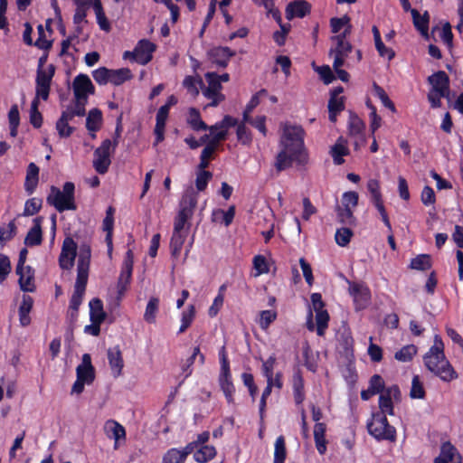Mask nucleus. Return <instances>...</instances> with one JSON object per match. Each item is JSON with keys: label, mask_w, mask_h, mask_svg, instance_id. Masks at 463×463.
I'll use <instances>...</instances> for the list:
<instances>
[{"label": "nucleus", "mask_w": 463, "mask_h": 463, "mask_svg": "<svg viewBox=\"0 0 463 463\" xmlns=\"http://www.w3.org/2000/svg\"><path fill=\"white\" fill-rule=\"evenodd\" d=\"M305 134L300 125H285L279 141L280 150L274 164L278 172L291 167L294 162L298 165L307 162L304 145Z\"/></svg>", "instance_id": "nucleus-1"}, {"label": "nucleus", "mask_w": 463, "mask_h": 463, "mask_svg": "<svg viewBox=\"0 0 463 463\" xmlns=\"http://www.w3.org/2000/svg\"><path fill=\"white\" fill-rule=\"evenodd\" d=\"M425 367L442 382L450 383L458 378L450 362L447 359L444 353V343L439 335H435L433 345L423 355Z\"/></svg>", "instance_id": "nucleus-2"}, {"label": "nucleus", "mask_w": 463, "mask_h": 463, "mask_svg": "<svg viewBox=\"0 0 463 463\" xmlns=\"http://www.w3.org/2000/svg\"><path fill=\"white\" fill-rule=\"evenodd\" d=\"M75 185L72 182H66L60 190L56 186H51V193L47 196V203L52 205L59 213L77 209L75 203Z\"/></svg>", "instance_id": "nucleus-3"}, {"label": "nucleus", "mask_w": 463, "mask_h": 463, "mask_svg": "<svg viewBox=\"0 0 463 463\" xmlns=\"http://www.w3.org/2000/svg\"><path fill=\"white\" fill-rule=\"evenodd\" d=\"M366 428L368 433L378 441H396V429L389 423L383 412H373L366 423Z\"/></svg>", "instance_id": "nucleus-4"}, {"label": "nucleus", "mask_w": 463, "mask_h": 463, "mask_svg": "<svg viewBox=\"0 0 463 463\" xmlns=\"http://www.w3.org/2000/svg\"><path fill=\"white\" fill-rule=\"evenodd\" d=\"M91 250L89 245H81L77 262V279L74 290L85 293L89 278Z\"/></svg>", "instance_id": "nucleus-5"}, {"label": "nucleus", "mask_w": 463, "mask_h": 463, "mask_svg": "<svg viewBox=\"0 0 463 463\" xmlns=\"http://www.w3.org/2000/svg\"><path fill=\"white\" fill-rule=\"evenodd\" d=\"M156 44L149 40L142 39L137 42L132 52L126 51L123 53V59L130 60L141 65L147 64L153 58V52L156 51Z\"/></svg>", "instance_id": "nucleus-6"}, {"label": "nucleus", "mask_w": 463, "mask_h": 463, "mask_svg": "<svg viewBox=\"0 0 463 463\" xmlns=\"http://www.w3.org/2000/svg\"><path fill=\"white\" fill-rule=\"evenodd\" d=\"M350 33L349 29H345L343 33L331 38L335 43V47L329 52L330 55H334L333 67H342L345 65V60L353 50V45L346 40V36Z\"/></svg>", "instance_id": "nucleus-7"}, {"label": "nucleus", "mask_w": 463, "mask_h": 463, "mask_svg": "<svg viewBox=\"0 0 463 463\" xmlns=\"http://www.w3.org/2000/svg\"><path fill=\"white\" fill-rule=\"evenodd\" d=\"M113 150L112 141L109 138L102 141L101 145L94 151L93 167L99 175L108 172L111 164L110 152Z\"/></svg>", "instance_id": "nucleus-8"}, {"label": "nucleus", "mask_w": 463, "mask_h": 463, "mask_svg": "<svg viewBox=\"0 0 463 463\" xmlns=\"http://www.w3.org/2000/svg\"><path fill=\"white\" fill-rule=\"evenodd\" d=\"M75 99H83L87 102L89 95L95 93V87L87 74L77 75L72 82Z\"/></svg>", "instance_id": "nucleus-9"}, {"label": "nucleus", "mask_w": 463, "mask_h": 463, "mask_svg": "<svg viewBox=\"0 0 463 463\" xmlns=\"http://www.w3.org/2000/svg\"><path fill=\"white\" fill-rule=\"evenodd\" d=\"M77 255V244L71 237L65 238L59 256V266L61 269H71Z\"/></svg>", "instance_id": "nucleus-10"}, {"label": "nucleus", "mask_w": 463, "mask_h": 463, "mask_svg": "<svg viewBox=\"0 0 463 463\" xmlns=\"http://www.w3.org/2000/svg\"><path fill=\"white\" fill-rule=\"evenodd\" d=\"M392 399L399 401L401 399V391L398 385L393 384L380 394L379 397V412H383L384 415H393L394 407Z\"/></svg>", "instance_id": "nucleus-11"}, {"label": "nucleus", "mask_w": 463, "mask_h": 463, "mask_svg": "<svg viewBox=\"0 0 463 463\" xmlns=\"http://www.w3.org/2000/svg\"><path fill=\"white\" fill-rule=\"evenodd\" d=\"M205 79L207 80L208 86L206 88H203V95L210 99V103L207 104L205 108L208 107H217L222 101L225 99V96L221 92L222 86L218 80H214L212 77H208L207 73H205Z\"/></svg>", "instance_id": "nucleus-12"}, {"label": "nucleus", "mask_w": 463, "mask_h": 463, "mask_svg": "<svg viewBox=\"0 0 463 463\" xmlns=\"http://www.w3.org/2000/svg\"><path fill=\"white\" fill-rule=\"evenodd\" d=\"M427 81L431 86V91L439 93V96H449L450 80L444 71H438L430 75Z\"/></svg>", "instance_id": "nucleus-13"}, {"label": "nucleus", "mask_w": 463, "mask_h": 463, "mask_svg": "<svg viewBox=\"0 0 463 463\" xmlns=\"http://www.w3.org/2000/svg\"><path fill=\"white\" fill-rule=\"evenodd\" d=\"M236 52L226 46H216L207 52L209 61L219 68H226Z\"/></svg>", "instance_id": "nucleus-14"}, {"label": "nucleus", "mask_w": 463, "mask_h": 463, "mask_svg": "<svg viewBox=\"0 0 463 463\" xmlns=\"http://www.w3.org/2000/svg\"><path fill=\"white\" fill-rule=\"evenodd\" d=\"M198 195L194 191H187L180 201V209L177 216L188 221L192 218L194 209L197 205Z\"/></svg>", "instance_id": "nucleus-15"}, {"label": "nucleus", "mask_w": 463, "mask_h": 463, "mask_svg": "<svg viewBox=\"0 0 463 463\" xmlns=\"http://www.w3.org/2000/svg\"><path fill=\"white\" fill-rule=\"evenodd\" d=\"M76 376L78 379L90 384L95 380V368L91 364V356L90 354L82 355L81 364L76 368Z\"/></svg>", "instance_id": "nucleus-16"}, {"label": "nucleus", "mask_w": 463, "mask_h": 463, "mask_svg": "<svg viewBox=\"0 0 463 463\" xmlns=\"http://www.w3.org/2000/svg\"><path fill=\"white\" fill-rule=\"evenodd\" d=\"M43 222V216H38L33 220V226L28 231L25 238L24 244L27 247L39 246L43 242V231L42 223Z\"/></svg>", "instance_id": "nucleus-17"}, {"label": "nucleus", "mask_w": 463, "mask_h": 463, "mask_svg": "<svg viewBox=\"0 0 463 463\" xmlns=\"http://www.w3.org/2000/svg\"><path fill=\"white\" fill-rule=\"evenodd\" d=\"M169 109L166 106H161L159 109L157 110L156 116V126L154 129V134L156 137L155 140V146L161 143L165 139V124L166 120L169 116Z\"/></svg>", "instance_id": "nucleus-18"}, {"label": "nucleus", "mask_w": 463, "mask_h": 463, "mask_svg": "<svg viewBox=\"0 0 463 463\" xmlns=\"http://www.w3.org/2000/svg\"><path fill=\"white\" fill-rule=\"evenodd\" d=\"M219 385L229 404L234 403L235 386L232 383L230 371H221L219 375Z\"/></svg>", "instance_id": "nucleus-19"}, {"label": "nucleus", "mask_w": 463, "mask_h": 463, "mask_svg": "<svg viewBox=\"0 0 463 463\" xmlns=\"http://www.w3.org/2000/svg\"><path fill=\"white\" fill-rule=\"evenodd\" d=\"M329 314L326 310L316 312V331L317 335L324 336L328 327ZM307 328L309 331L315 330V325L312 321V313L309 314V319L307 322Z\"/></svg>", "instance_id": "nucleus-20"}, {"label": "nucleus", "mask_w": 463, "mask_h": 463, "mask_svg": "<svg viewBox=\"0 0 463 463\" xmlns=\"http://www.w3.org/2000/svg\"><path fill=\"white\" fill-rule=\"evenodd\" d=\"M311 6L305 0H295L286 8V17L291 20L295 17L303 18L310 13Z\"/></svg>", "instance_id": "nucleus-21"}, {"label": "nucleus", "mask_w": 463, "mask_h": 463, "mask_svg": "<svg viewBox=\"0 0 463 463\" xmlns=\"http://www.w3.org/2000/svg\"><path fill=\"white\" fill-rule=\"evenodd\" d=\"M108 360L110 369L112 371V374L114 377H118L124 367V360L122 357V353L118 345L109 348L108 352Z\"/></svg>", "instance_id": "nucleus-22"}, {"label": "nucleus", "mask_w": 463, "mask_h": 463, "mask_svg": "<svg viewBox=\"0 0 463 463\" xmlns=\"http://www.w3.org/2000/svg\"><path fill=\"white\" fill-rule=\"evenodd\" d=\"M104 431L108 438L115 440L114 449H118V442L126 439L125 428L114 420H109L105 422Z\"/></svg>", "instance_id": "nucleus-23"}, {"label": "nucleus", "mask_w": 463, "mask_h": 463, "mask_svg": "<svg viewBox=\"0 0 463 463\" xmlns=\"http://www.w3.org/2000/svg\"><path fill=\"white\" fill-rule=\"evenodd\" d=\"M16 274L19 276L18 283L22 291H35L34 269L31 266H26L24 269H22L20 273Z\"/></svg>", "instance_id": "nucleus-24"}, {"label": "nucleus", "mask_w": 463, "mask_h": 463, "mask_svg": "<svg viewBox=\"0 0 463 463\" xmlns=\"http://www.w3.org/2000/svg\"><path fill=\"white\" fill-rule=\"evenodd\" d=\"M39 167L34 163H30L26 169V176L24 181V190L27 194L31 195L35 191L39 183Z\"/></svg>", "instance_id": "nucleus-25"}, {"label": "nucleus", "mask_w": 463, "mask_h": 463, "mask_svg": "<svg viewBox=\"0 0 463 463\" xmlns=\"http://www.w3.org/2000/svg\"><path fill=\"white\" fill-rule=\"evenodd\" d=\"M292 389L295 403L297 405L302 404L306 395L304 379L300 370L296 371L292 376Z\"/></svg>", "instance_id": "nucleus-26"}, {"label": "nucleus", "mask_w": 463, "mask_h": 463, "mask_svg": "<svg viewBox=\"0 0 463 463\" xmlns=\"http://www.w3.org/2000/svg\"><path fill=\"white\" fill-rule=\"evenodd\" d=\"M33 306V299L29 295H23L22 303L19 307V321L22 326H27L31 323L30 312Z\"/></svg>", "instance_id": "nucleus-27"}, {"label": "nucleus", "mask_w": 463, "mask_h": 463, "mask_svg": "<svg viewBox=\"0 0 463 463\" xmlns=\"http://www.w3.org/2000/svg\"><path fill=\"white\" fill-rule=\"evenodd\" d=\"M411 14L413 20V24L415 28L424 36L428 35L429 32V24H430V15L427 11L421 15L418 10L412 9L411 10Z\"/></svg>", "instance_id": "nucleus-28"}, {"label": "nucleus", "mask_w": 463, "mask_h": 463, "mask_svg": "<svg viewBox=\"0 0 463 463\" xmlns=\"http://www.w3.org/2000/svg\"><path fill=\"white\" fill-rule=\"evenodd\" d=\"M187 124L194 131L208 129V125L202 119L199 109L190 108L188 111Z\"/></svg>", "instance_id": "nucleus-29"}, {"label": "nucleus", "mask_w": 463, "mask_h": 463, "mask_svg": "<svg viewBox=\"0 0 463 463\" xmlns=\"http://www.w3.org/2000/svg\"><path fill=\"white\" fill-rule=\"evenodd\" d=\"M183 86L187 91L193 96L196 97L199 95V90L204 87L203 79L197 76H186L183 80Z\"/></svg>", "instance_id": "nucleus-30"}, {"label": "nucleus", "mask_w": 463, "mask_h": 463, "mask_svg": "<svg viewBox=\"0 0 463 463\" xmlns=\"http://www.w3.org/2000/svg\"><path fill=\"white\" fill-rule=\"evenodd\" d=\"M328 118L331 122L336 121L337 115L345 109V98L330 97L328 100Z\"/></svg>", "instance_id": "nucleus-31"}, {"label": "nucleus", "mask_w": 463, "mask_h": 463, "mask_svg": "<svg viewBox=\"0 0 463 463\" xmlns=\"http://www.w3.org/2000/svg\"><path fill=\"white\" fill-rule=\"evenodd\" d=\"M103 231L106 232L105 241L108 247V255L109 259L112 258L113 252V228H114V217L105 216L102 222Z\"/></svg>", "instance_id": "nucleus-32"}, {"label": "nucleus", "mask_w": 463, "mask_h": 463, "mask_svg": "<svg viewBox=\"0 0 463 463\" xmlns=\"http://www.w3.org/2000/svg\"><path fill=\"white\" fill-rule=\"evenodd\" d=\"M102 123V112L99 109H92L89 111L86 118V128L89 131L96 132L100 128Z\"/></svg>", "instance_id": "nucleus-33"}, {"label": "nucleus", "mask_w": 463, "mask_h": 463, "mask_svg": "<svg viewBox=\"0 0 463 463\" xmlns=\"http://www.w3.org/2000/svg\"><path fill=\"white\" fill-rule=\"evenodd\" d=\"M456 449L450 442H445L441 446L440 454L434 459L433 463H456L454 456Z\"/></svg>", "instance_id": "nucleus-34"}, {"label": "nucleus", "mask_w": 463, "mask_h": 463, "mask_svg": "<svg viewBox=\"0 0 463 463\" xmlns=\"http://www.w3.org/2000/svg\"><path fill=\"white\" fill-rule=\"evenodd\" d=\"M90 319H98L104 322L106 313L103 309V302L99 298H92L90 303Z\"/></svg>", "instance_id": "nucleus-35"}, {"label": "nucleus", "mask_w": 463, "mask_h": 463, "mask_svg": "<svg viewBox=\"0 0 463 463\" xmlns=\"http://www.w3.org/2000/svg\"><path fill=\"white\" fill-rule=\"evenodd\" d=\"M133 78V74L128 68H121L118 70H110L109 82L116 86L123 84L125 81Z\"/></svg>", "instance_id": "nucleus-36"}, {"label": "nucleus", "mask_w": 463, "mask_h": 463, "mask_svg": "<svg viewBox=\"0 0 463 463\" xmlns=\"http://www.w3.org/2000/svg\"><path fill=\"white\" fill-rule=\"evenodd\" d=\"M199 355V362L201 364H204L205 356L201 354L200 347L196 346L194 348L193 354L186 359L185 363L182 365L183 373L184 378L190 376L193 373L192 366L194 364L196 356Z\"/></svg>", "instance_id": "nucleus-37"}, {"label": "nucleus", "mask_w": 463, "mask_h": 463, "mask_svg": "<svg viewBox=\"0 0 463 463\" xmlns=\"http://www.w3.org/2000/svg\"><path fill=\"white\" fill-rule=\"evenodd\" d=\"M286 458V440L285 437L280 435L275 440L273 463H285Z\"/></svg>", "instance_id": "nucleus-38"}, {"label": "nucleus", "mask_w": 463, "mask_h": 463, "mask_svg": "<svg viewBox=\"0 0 463 463\" xmlns=\"http://www.w3.org/2000/svg\"><path fill=\"white\" fill-rule=\"evenodd\" d=\"M216 455L213 446L203 445L194 453V458L198 463H206Z\"/></svg>", "instance_id": "nucleus-39"}, {"label": "nucleus", "mask_w": 463, "mask_h": 463, "mask_svg": "<svg viewBox=\"0 0 463 463\" xmlns=\"http://www.w3.org/2000/svg\"><path fill=\"white\" fill-rule=\"evenodd\" d=\"M132 272L133 270L121 269L117 283L118 297L119 298L124 296L125 292L128 290L131 281Z\"/></svg>", "instance_id": "nucleus-40"}, {"label": "nucleus", "mask_w": 463, "mask_h": 463, "mask_svg": "<svg viewBox=\"0 0 463 463\" xmlns=\"http://www.w3.org/2000/svg\"><path fill=\"white\" fill-rule=\"evenodd\" d=\"M17 233V227L14 220H12L6 225L0 227V244L4 246L11 241Z\"/></svg>", "instance_id": "nucleus-41"}, {"label": "nucleus", "mask_w": 463, "mask_h": 463, "mask_svg": "<svg viewBox=\"0 0 463 463\" xmlns=\"http://www.w3.org/2000/svg\"><path fill=\"white\" fill-rule=\"evenodd\" d=\"M159 308V298L156 297L150 298L146 307V311L144 314V319L149 323L153 324L156 322V313Z\"/></svg>", "instance_id": "nucleus-42"}, {"label": "nucleus", "mask_w": 463, "mask_h": 463, "mask_svg": "<svg viewBox=\"0 0 463 463\" xmlns=\"http://www.w3.org/2000/svg\"><path fill=\"white\" fill-rule=\"evenodd\" d=\"M417 346L414 345H407L402 347L394 354V358L400 362H411L417 354Z\"/></svg>", "instance_id": "nucleus-43"}, {"label": "nucleus", "mask_w": 463, "mask_h": 463, "mask_svg": "<svg viewBox=\"0 0 463 463\" xmlns=\"http://www.w3.org/2000/svg\"><path fill=\"white\" fill-rule=\"evenodd\" d=\"M335 213L339 222L344 224H353L354 222L355 218L352 208L337 204L335 206Z\"/></svg>", "instance_id": "nucleus-44"}, {"label": "nucleus", "mask_w": 463, "mask_h": 463, "mask_svg": "<svg viewBox=\"0 0 463 463\" xmlns=\"http://www.w3.org/2000/svg\"><path fill=\"white\" fill-rule=\"evenodd\" d=\"M195 317V307L194 305H189L187 309L182 313L181 326L178 330V334H182L187 330L192 325Z\"/></svg>", "instance_id": "nucleus-45"}, {"label": "nucleus", "mask_w": 463, "mask_h": 463, "mask_svg": "<svg viewBox=\"0 0 463 463\" xmlns=\"http://www.w3.org/2000/svg\"><path fill=\"white\" fill-rule=\"evenodd\" d=\"M333 161L335 165H340L344 164V156L349 154V149L343 144L335 143L330 150Z\"/></svg>", "instance_id": "nucleus-46"}, {"label": "nucleus", "mask_w": 463, "mask_h": 463, "mask_svg": "<svg viewBox=\"0 0 463 463\" xmlns=\"http://www.w3.org/2000/svg\"><path fill=\"white\" fill-rule=\"evenodd\" d=\"M410 267L417 270H428L431 267L430 256L428 254H420L413 258Z\"/></svg>", "instance_id": "nucleus-47"}, {"label": "nucleus", "mask_w": 463, "mask_h": 463, "mask_svg": "<svg viewBox=\"0 0 463 463\" xmlns=\"http://www.w3.org/2000/svg\"><path fill=\"white\" fill-rule=\"evenodd\" d=\"M185 237L186 236L182 232H173L170 241V250L174 257H178L180 255Z\"/></svg>", "instance_id": "nucleus-48"}, {"label": "nucleus", "mask_w": 463, "mask_h": 463, "mask_svg": "<svg viewBox=\"0 0 463 463\" xmlns=\"http://www.w3.org/2000/svg\"><path fill=\"white\" fill-rule=\"evenodd\" d=\"M54 73L55 66L53 64H50L46 70H37L35 83L51 85Z\"/></svg>", "instance_id": "nucleus-49"}, {"label": "nucleus", "mask_w": 463, "mask_h": 463, "mask_svg": "<svg viewBox=\"0 0 463 463\" xmlns=\"http://www.w3.org/2000/svg\"><path fill=\"white\" fill-rule=\"evenodd\" d=\"M39 105V100H33L30 109V123L35 128H40L43 121V115L38 109Z\"/></svg>", "instance_id": "nucleus-50"}, {"label": "nucleus", "mask_w": 463, "mask_h": 463, "mask_svg": "<svg viewBox=\"0 0 463 463\" xmlns=\"http://www.w3.org/2000/svg\"><path fill=\"white\" fill-rule=\"evenodd\" d=\"M185 460L184 454L181 452V449L173 448L165 453L162 463H184Z\"/></svg>", "instance_id": "nucleus-51"}, {"label": "nucleus", "mask_w": 463, "mask_h": 463, "mask_svg": "<svg viewBox=\"0 0 463 463\" xmlns=\"http://www.w3.org/2000/svg\"><path fill=\"white\" fill-rule=\"evenodd\" d=\"M353 234V231L350 228L343 227L337 229L335 235V242L341 247H345L349 244Z\"/></svg>", "instance_id": "nucleus-52"}, {"label": "nucleus", "mask_w": 463, "mask_h": 463, "mask_svg": "<svg viewBox=\"0 0 463 463\" xmlns=\"http://www.w3.org/2000/svg\"><path fill=\"white\" fill-rule=\"evenodd\" d=\"M213 178V173L207 170L199 171L196 174L195 186L199 192L207 188L209 181Z\"/></svg>", "instance_id": "nucleus-53"}, {"label": "nucleus", "mask_w": 463, "mask_h": 463, "mask_svg": "<svg viewBox=\"0 0 463 463\" xmlns=\"http://www.w3.org/2000/svg\"><path fill=\"white\" fill-rule=\"evenodd\" d=\"M43 201L39 198H31L25 202L23 215L32 216L36 214L42 208Z\"/></svg>", "instance_id": "nucleus-54"}, {"label": "nucleus", "mask_w": 463, "mask_h": 463, "mask_svg": "<svg viewBox=\"0 0 463 463\" xmlns=\"http://www.w3.org/2000/svg\"><path fill=\"white\" fill-rule=\"evenodd\" d=\"M38 31V38L34 43V46L37 48L43 50L44 52H49V50L52 46V41L47 40L45 37V33L43 24H39L37 26Z\"/></svg>", "instance_id": "nucleus-55"}, {"label": "nucleus", "mask_w": 463, "mask_h": 463, "mask_svg": "<svg viewBox=\"0 0 463 463\" xmlns=\"http://www.w3.org/2000/svg\"><path fill=\"white\" fill-rule=\"evenodd\" d=\"M410 395L413 399H423L426 395L423 384L418 375H414L412 378Z\"/></svg>", "instance_id": "nucleus-56"}, {"label": "nucleus", "mask_w": 463, "mask_h": 463, "mask_svg": "<svg viewBox=\"0 0 463 463\" xmlns=\"http://www.w3.org/2000/svg\"><path fill=\"white\" fill-rule=\"evenodd\" d=\"M331 31L334 33H339L345 26H347L345 29H349L351 31L350 25V17L347 15H344L343 17H334L330 20Z\"/></svg>", "instance_id": "nucleus-57"}, {"label": "nucleus", "mask_w": 463, "mask_h": 463, "mask_svg": "<svg viewBox=\"0 0 463 463\" xmlns=\"http://www.w3.org/2000/svg\"><path fill=\"white\" fill-rule=\"evenodd\" d=\"M85 293L79 292V291H73L71 299H70V305L69 309L71 311V317H77L80 306L82 303L83 296Z\"/></svg>", "instance_id": "nucleus-58"}, {"label": "nucleus", "mask_w": 463, "mask_h": 463, "mask_svg": "<svg viewBox=\"0 0 463 463\" xmlns=\"http://www.w3.org/2000/svg\"><path fill=\"white\" fill-rule=\"evenodd\" d=\"M78 4H74L76 6L75 13L73 15V23L74 24H80L87 16V11L90 5H87L82 2L77 1Z\"/></svg>", "instance_id": "nucleus-59"}, {"label": "nucleus", "mask_w": 463, "mask_h": 463, "mask_svg": "<svg viewBox=\"0 0 463 463\" xmlns=\"http://www.w3.org/2000/svg\"><path fill=\"white\" fill-rule=\"evenodd\" d=\"M237 139L242 145H250L252 141L251 133L244 123H240L236 130Z\"/></svg>", "instance_id": "nucleus-60"}, {"label": "nucleus", "mask_w": 463, "mask_h": 463, "mask_svg": "<svg viewBox=\"0 0 463 463\" xmlns=\"http://www.w3.org/2000/svg\"><path fill=\"white\" fill-rule=\"evenodd\" d=\"M277 318V312L274 310H263L260 314V326L262 329H267L272 322Z\"/></svg>", "instance_id": "nucleus-61"}, {"label": "nucleus", "mask_w": 463, "mask_h": 463, "mask_svg": "<svg viewBox=\"0 0 463 463\" xmlns=\"http://www.w3.org/2000/svg\"><path fill=\"white\" fill-rule=\"evenodd\" d=\"M92 76L98 84H107L109 82L110 70L106 67H99V69L92 71Z\"/></svg>", "instance_id": "nucleus-62"}, {"label": "nucleus", "mask_w": 463, "mask_h": 463, "mask_svg": "<svg viewBox=\"0 0 463 463\" xmlns=\"http://www.w3.org/2000/svg\"><path fill=\"white\" fill-rule=\"evenodd\" d=\"M253 267L257 270L256 276L261 275V274H267L269 271V268L267 262V260L262 255H256L253 258Z\"/></svg>", "instance_id": "nucleus-63"}, {"label": "nucleus", "mask_w": 463, "mask_h": 463, "mask_svg": "<svg viewBox=\"0 0 463 463\" xmlns=\"http://www.w3.org/2000/svg\"><path fill=\"white\" fill-rule=\"evenodd\" d=\"M359 195L354 191L345 192L342 195V206L354 208L358 204Z\"/></svg>", "instance_id": "nucleus-64"}]
</instances>
